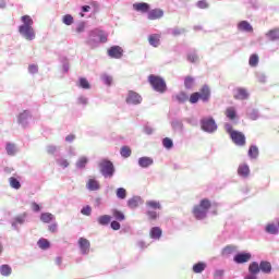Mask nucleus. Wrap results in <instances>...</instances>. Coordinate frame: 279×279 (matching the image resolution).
Masks as SVG:
<instances>
[{
	"label": "nucleus",
	"instance_id": "nucleus-1",
	"mask_svg": "<svg viewBox=\"0 0 279 279\" xmlns=\"http://www.w3.org/2000/svg\"><path fill=\"white\" fill-rule=\"evenodd\" d=\"M22 25L19 26V33L26 40H34L36 38V32L34 31V20L29 15H23L21 17Z\"/></svg>",
	"mask_w": 279,
	"mask_h": 279
},
{
	"label": "nucleus",
	"instance_id": "nucleus-2",
	"mask_svg": "<svg viewBox=\"0 0 279 279\" xmlns=\"http://www.w3.org/2000/svg\"><path fill=\"white\" fill-rule=\"evenodd\" d=\"M210 206H213V203H210V199L203 198L198 205H195L193 207V215L195 219L202 220L206 219V215H208V210H210Z\"/></svg>",
	"mask_w": 279,
	"mask_h": 279
},
{
	"label": "nucleus",
	"instance_id": "nucleus-3",
	"mask_svg": "<svg viewBox=\"0 0 279 279\" xmlns=\"http://www.w3.org/2000/svg\"><path fill=\"white\" fill-rule=\"evenodd\" d=\"M225 129L234 145H238V147H244L246 141L245 134H243V132L234 131V129H232V124L229 123L225 125Z\"/></svg>",
	"mask_w": 279,
	"mask_h": 279
},
{
	"label": "nucleus",
	"instance_id": "nucleus-4",
	"mask_svg": "<svg viewBox=\"0 0 279 279\" xmlns=\"http://www.w3.org/2000/svg\"><path fill=\"white\" fill-rule=\"evenodd\" d=\"M148 81L157 93H165V90H167V83H165L162 77L151 74L148 76Z\"/></svg>",
	"mask_w": 279,
	"mask_h": 279
},
{
	"label": "nucleus",
	"instance_id": "nucleus-5",
	"mask_svg": "<svg viewBox=\"0 0 279 279\" xmlns=\"http://www.w3.org/2000/svg\"><path fill=\"white\" fill-rule=\"evenodd\" d=\"M99 167L104 178H112L114 175V165L111 161L102 160Z\"/></svg>",
	"mask_w": 279,
	"mask_h": 279
},
{
	"label": "nucleus",
	"instance_id": "nucleus-6",
	"mask_svg": "<svg viewBox=\"0 0 279 279\" xmlns=\"http://www.w3.org/2000/svg\"><path fill=\"white\" fill-rule=\"evenodd\" d=\"M201 128L204 130V132H215L217 130V123H215V120L213 118H204L201 120Z\"/></svg>",
	"mask_w": 279,
	"mask_h": 279
},
{
	"label": "nucleus",
	"instance_id": "nucleus-7",
	"mask_svg": "<svg viewBox=\"0 0 279 279\" xmlns=\"http://www.w3.org/2000/svg\"><path fill=\"white\" fill-rule=\"evenodd\" d=\"M107 53L109 58L120 60V58H123V48L120 46H112L107 50Z\"/></svg>",
	"mask_w": 279,
	"mask_h": 279
},
{
	"label": "nucleus",
	"instance_id": "nucleus-8",
	"mask_svg": "<svg viewBox=\"0 0 279 279\" xmlns=\"http://www.w3.org/2000/svg\"><path fill=\"white\" fill-rule=\"evenodd\" d=\"M141 101H143V98L141 97V95H138V93L134 90L129 92V95L126 97V104H133L136 106L141 104Z\"/></svg>",
	"mask_w": 279,
	"mask_h": 279
},
{
	"label": "nucleus",
	"instance_id": "nucleus-9",
	"mask_svg": "<svg viewBox=\"0 0 279 279\" xmlns=\"http://www.w3.org/2000/svg\"><path fill=\"white\" fill-rule=\"evenodd\" d=\"M251 259L252 254L250 253H240L233 257L234 263H236L238 265H243V263H250Z\"/></svg>",
	"mask_w": 279,
	"mask_h": 279
},
{
	"label": "nucleus",
	"instance_id": "nucleus-10",
	"mask_svg": "<svg viewBox=\"0 0 279 279\" xmlns=\"http://www.w3.org/2000/svg\"><path fill=\"white\" fill-rule=\"evenodd\" d=\"M150 8L151 7L147 2H136L133 4V10H135V12H141L142 14H147Z\"/></svg>",
	"mask_w": 279,
	"mask_h": 279
},
{
	"label": "nucleus",
	"instance_id": "nucleus-11",
	"mask_svg": "<svg viewBox=\"0 0 279 279\" xmlns=\"http://www.w3.org/2000/svg\"><path fill=\"white\" fill-rule=\"evenodd\" d=\"M78 247L82 254H88V252H90V241L86 238L78 239Z\"/></svg>",
	"mask_w": 279,
	"mask_h": 279
},
{
	"label": "nucleus",
	"instance_id": "nucleus-12",
	"mask_svg": "<svg viewBox=\"0 0 279 279\" xmlns=\"http://www.w3.org/2000/svg\"><path fill=\"white\" fill-rule=\"evenodd\" d=\"M238 29H239V32H246L248 34H252L254 32V27L247 21L239 22Z\"/></svg>",
	"mask_w": 279,
	"mask_h": 279
},
{
	"label": "nucleus",
	"instance_id": "nucleus-13",
	"mask_svg": "<svg viewBox=\"0 0 279 279\" xmlns=\"http://www.w3.org/2000/svg\"><path fill=\"white\" fill-rule=\"evenodd\" d=\"M165 16V11L162 9H154L148 12L149 21H157L158 19H162Z\"/></svg>",
	"mask_w": 279,
	"mask_h": 279
},
{
	"label": "nucleus",
	"instance_id": "nucleus-14",
	"mask_svg": "<svg viewBox=\"0 0 279 279\" xmlns=\"http://www.w3.org/2000/svg\"><path fill=\"white\" fill-rule=\"evenodd\" d=\"M234 99H247L250 97V94L247 93V89L243 88V87H239L235 89L234 92Z\"/></svg>",
	"mask_w": 279,
	"mask_h": 279
},
{
	"label": "nucleus",
	"instance_id": "nucleus-15",
	"mask_svg": "<svg viewBox=\"0 0 279 279\" xmlns=\"http://www.w3.org/2000/svg\"><path fill=\"white\" fill-rule=\"evenodd\" d=\"M86 189L88 191H99V189H101V184H99V181L96 179L90 178L87 180Z\"/></svg>",
	"mask_w": 279,
	"mask_h": 279
},
{
	"label": "nucleus",
	"instance_id": "nucleus-16",
	"mask_svg": "<svg viewBox=\"0 0 279 279\" xmlns=\"http://www.w3.org/2000/svg\"><path fill=\"white\" fill-rule=\"evenodd\" d=\"M90 36H98L100 43H108V34L99 28L92 31Z\"/></svg>",
	"mask_w": 279,
	"mask_h": 279
},
{
	"label": "nucleus",
	"instance_id": "nucleus-17",
	"mask_svg": "<svg viewBox=\"0 0 279 279\" xmlns=\"http://www.w3.org/2000/svg\"><path fill=\"white\" fill-rule=\"evenodd\" d=\"M238 175L241 178H248L250 177V166L246 163H242L238 168Z\"/></svg>",
	"mask_w": 279,
	"mask_h": 279
},
{
	"label": "nucleus",
	"instance_id": "nucleus-18",
	"mask_svg": "<svg viewBox=\"0 0 279 279\" xmlns=\"http://www.w3.org/2000/svg\"><path fill=\"white\" fill-rule=\"evenodd\" d=\"M265 36H266V38H268V40H271L272 43L276 40H279V28L269 29L265 34Z\"/></svg>",
	"mask_w": 279,
	"mask_h": 279
},
{
	"label": "nucleus",
	"instance_id": "nucleus-19",
	"mask_svg": "<svg viewBox=\"0 0 279 279\" xmlns=\"http://www.w3.org/2000/svg\"><path fill=\"white\" fill-rule=\"evenodd\" d=\"M198 93L202 101L210 99V88L207 85L203 86Z\"/></svg>",
	"mask_w": 279,
	"mask_h": 279
},
{
	"label": "nucleus",
	"instance_id": "nucleus-20",
	"mask_svg": "<svg viewBox=\"0 0 279 279\" xmlns=\"http://www.w3.org/2000/svg\"><path fill=\"white\" fill-rule=\"evenodd\" d=\"M140 204H143V199L140 196H133L128 201L129 208H138Z\"/></svg>",
	"mask_w": 279,
	"mask_h": 279
},
{
	"label": "nucleus",
	"instance_id": "nucleus-21",
	"mask_svg": "<svg viewBox=\"0 0 279 279\" xmlns=\"http://www.w3.org/2000/svg\"><path fill=\"white\" fill-rule=\"evenodd\" d=\"M138 165L140 167L147 169V167H151V165H154V159L149 157H142L138 159Z\"/></svg>",
	"mask_w": 279,
	"mask_h": 279
},
{
	"label": "nucleus",
	"instance_id": "nucleus-22",
	"mask_svg": "<svg viewBox=\"0 0 279 279\" xmlns=\"http://www.w3.org/2000/svg\"><path fill=\"white\" fill-rule=\"evenodd\" d=\"M148 43L151 45V47H159L160 46V35L159 34H153L148 37Z\"/></svg>",
	"mask_w": 279,
	"mask_h": 279
},
{
	"label": "nucleus",
	"instance_id": "nucleus-23",
	"mask_svg": "<svg viewBox=\"0 0 279 279\" xmlns=\"http://www.w3.org/2000/svg\"><path fill=\"white\" fill-rule=\"evenodd\" d=\"M146 208H148V210H160L162 205H160V202L158 201H148L146 202Z\"/></svg>",
	"mask_w": 279,
	"mask_h": 279
},
{
	"label": "nucleus",
	"instance_id": "nucleus-24",
	"mask_svg": "<svg viewBox=\"0 0 279 279\" xmlns=\"http://www.w3.org/2000/svg\"><path fill=\"white\" fill-rule=\"evenodd\" d=\"M56 219V216H53V214L51 213H43L40 215V221H43V223H51V221H53Z\"/></svg>",
	"mask_w": 279,
	"mask_h": 279
},
{
	"label": "nucleus",
	"instance_id": "nucleus-25",
	"mask_svg": "<svg viewBox=\"0 0 279 279\" xmlns=\"http://www.w3.org/2000/svg\"><path fill=\"white\" fill-rule=\"evenodd\" d=\"M225 114L227 119L234 121V119H236V109L234 107H228L225 111Z\"/></svg>",
	"mask_w": 279,
	"mask_h": 279
},
{
	"label": "nucleus",
	"instance_id": "nucleus-26",
	"mask_svg": "<svg viewBox=\"0 0 279 279\" xmlns=\"http://www.w3.org/2000/svg\"><path fill=\"white\" fill-rule=\"evenodd\" d=\"M150 239H160L162 236V229L160 227H154L150 229Z\"/></svg>",
	"mask_w": 279,
	"mask_h": 279
},
{
	"label": "nucleus",
	"instance_id": "nucleus-27",
	"mask_svg": "<svg viewBox=\"0 0 279 279\" xmlns=\"http://www.w3.org/2000/svg\"><path fill=\"white\" fill-rule=\"evenodd\" d=\"M5 150L8 156H16V144L14 143H7Z\"/></svg>",
	"mask_w": 279,
	"mask_h": 279
},
{
	"label": "nucleus",
	"instance_id": "nucleus-28",
	"mask_svg": "<svg viewBox=\"0 0 279 279\" xmlns=\"http://www.w3.org/2000/svg\"><path fill=\"white\" fill-rule=\"evenodd\" d=\"M37 245L40 250H49L51 247V243L45 238L39 239Z\"/></svg>",
	"mask_w": 279,
	"mask_h": 279
},
{
	"label": "nucleus",
	"instance_id": "nucleus-29",
	"mask_svg": "<svg viewBox=\"0 0 279 279\" xmlns=\"http://www.w3.org/2000/svg\"><path fill=\"white\" fill-rule=\"evenodd\" d=\"M248 271L250 274H255V276H258V274H260V265H258L256 262L251 263L248 266Z\"/></svg>",
	"mask_w": 279,
	"mask_h": 279
},
{
	"label": "nucleus",
	"instance_id": "nucleus-30",
	"mask_svg": "<svg viewBox=\"0 0 279 279\" xmlns=\"http://www.w3.org/2000/svg\"><path fill=\"white\" fill-rule=\"evenodd\" d=\"M259 270H262L264 274H271V263L260 262Z\"/></svg>",
	"mask_w": 279,
	"mask_h": 279
},
{
	"label": "nucleus",
	"instance_id": "nucleus-31",
	"mask_svg": "<svg viewBox=\"0 0 279 279\" xmlns=\"http://www.w3.org/2000/svg\"><path fill=\"white\" fill-rule=\"evenodd\" d=\"M206 269V263L199 262L193 266L194 274H202Z\"/></svg>",
	"mask_w": 279,
	"mask_h": 279
},
{
	"label": "nucleus",
	"instance_id": "nucleus-32",
	"mask_svg": "<svg viewBox=\"0 0 279 279\" xmlns=\"http://www.w3.org/2000/svg\"><path fill=\"white\" fill-rule=\"evenodd\" d=\"M111 220H112V217H110L109 215H104L98 217V223L100 226H108V223H110Z\"/></svg>",
	"mask_w": 279,
	"mask_h": 279
},
{
	"label": "nucleus",
	"instance_id": "nucleus-33",
	"mask_svg": "<svg viewBox=\"0 0 279 279\" xmlns=\"http://www.w3.org/2000/svg\"><path fill=\"white\" fill-rule=\"evenodd\" d=\"M120 154L122 158H130V156H132V149L130 148V146H122L120 149Z\"/></svg>",
	"mask_w": 279,
	"mask_h": 279
},
{
	"label": "nucleus",
	"instance_id": "nucleus-34",
	"mask_svg": "<svg viewBox=\"0 0 279 279\" xmlns=\"http://www.w3.org/2000/svg\"><path fill=\"white\" fill-rule=\"evenodd\" d=\"M112 216L114 217V219H116L117 221H124V220H125V215L122 214L121 210L113 209V210H112Z\"/></svg>",
	"mask_w": 279,
	"mask_h": 279
},
{
	"label": "nucleus",
	"instance_id": "nucleus-35",
	"mask_svg": "<svg viewBox=\"0 0 279 279\" xmlns=\"http://www.w3.org/2000/svg\"><path fill=\"white\" fill-rule=\"evenodd\" d=\"M9 184L12 189H15L16 191H19V189H21V182L14 177H11L9 179Z\"/></svg>",
	"mask_w": 279,
	"mask_h": 279
},
{
	"label": "nucleus",
	"instance_id": "nucleus-36",
	"mask_svg": "<svg viewBox=\"0 0 279 279\" xmlns=\"http://www.w3.org/2000/svg\"><path fill=\"white\" fill-rule=\"evenodd\" d=\"M174 99L179 101V104H184V101L189 100V96L186 95V93L181 92L174 96Z\"/></svg>",
	"mask_w": 279,
	"mask_h": 279
},
{
	"label": "nucleus",
	"instance_id": "nucleus-37",
	"mask_svg": "<svg viewBox=\"0 0 279 279\" xmlns=\"http://www.w3.org/2000/svg\"><path fill=\"white\" fill-rule=\"evenodd\" d=\"M1 276H10L12 274V267L10 265H2L0 267Z\"/></svg>",
	"mask_w": 279,
	"mask_h": 279
},
{
	"label": "nucleus",
	"instance_id": "nucleus-38",
	"mask_svg": "<svg viewBox=\"0 0 279 279\" xmlns=\"http://www.w3.org/2000/svg\"><path fill=\"white\" fill-rule=\"evenodd\" d=\"M78 86L81 88H84L85 90H88V88H90V83H88V80L84 78V77H81L78 80Z\"/></svg>",
	"mask_w": 279,
	"mask_h": 279
},
{
	"label": "nucleus",
	"instance_id": "nucleus-39",
	"mask_svg": "<svg viewBox=\"0 0 279 279\" xmlns=\"http://www.w3.org/2000/svg\"><path fill=\"white\" fill-rule=\"evenodd\" d=\"M266 232H268V234H278V227L274 223H269L266 226Z\"/></svg>",
	"mask_w": 279,
	"mask_h": 279
},
{
	"label": "nucleus",
	"instance_id": "nucleus-40",
	"mask_svg": "<svg viewBox=\"0 0 279 279\" xmlns=\"http://www.w3.org/2000/svg\"><path fill=\"white\" fill-rule=\"evenodd\" d=\"M86 165H88V158L87 157H81L77 162H76V167L78 169H84V167H86Z\"/></svg>",
	"mask_w": 279,
	"mask_h": 279
},
{
	"label": "nucleus",
	"instance_id": "nucleus-41",
	"mask_svg": "<svg viewBox=\"0 0 279 279\" xmlns=\"http://www.w3.org/2000/svg\"><path fill=\"white\" fill-rule=\"evenodd\" d=\"M117 197L119 199H125L128 197V191H125V189L120 187L117 190Z\"/></svg>",
	"mask_w": 279,
	"mask_h": 279
},
{
	"label": "nucleus",
	"instance_id": "nucleus-42",
	"mask_svg": "<svg viewBox=\"0 0 279 279\" xmlns=\"http://www.w3.org/2000/svg\"><path fill=\"white\" fill-rule=\"evenodd\" d=\"M248 156L250 158H258V147L251 146L248 149Z\"/></svg>",
	"mask_w": 279,
	"mask_h": 279
},
{
	"label": "nucleus",
	"instance_id": "nucleus-43",
	"mask_svg": "<svg viewBox=\"0 0 279 279\" xmlns=\"http://www.w3.org/2000/svg\"><path fill=\"white\" fill-rule=\"evenodd\" d=\"M248 64L250 66H258V54H251Z\"/></svg>",
	"mask_w": 279,
	"mask_h": 279
},
{
	"label": "nucleus",
	"instance_id": "nucleus-44",
	"mask_svg": "<svg viewBox=\"0 0 279 279\" xmlns=\"http://www.w3.org/2000/svg\"><path fill=\"white\" fill-rule=\"evenodd\" d=\"M193 84H195V80L192 76H186L184 80L185 88H193Z\"/></svg>",
	"mask_w": 279,
	"mask_h": 279
},
{
	"label": "nucleus",
	"instance_id": "nucleus-45",
	"mask_svg": "<svg viewBox=\"0 0 279 279\" xmlns=\"http://www.w3.org/2000/svg\"><path fill=\"white\" fill-rule=\"evenodd\" d=\"M162 145L166 149H171L173 147V141L169 137L162 140Z\"/></svg>",
	"mask_w": 279,
	"mask_h": 279
},
{
	"label": "nucleus",
	"instance_id": "nucleus-46",
	"mask_svg": "<svg viewBox=\"0 0 279 279\" xmlns=\"http://www.w3.org/2000/svg\"><path fill=\"white\" fill-rule=\"evenodd\" d=\"M199 99H201L199 93L198 92L193 93L190 96V104H197Z\"/></svg>",
	"mask_w": 279,
	"mask_h": 279
},
{
	"label": "nucleus",
	"instance_id": "nucleus-47",
	"mask_svg": "<svg viewBox=\"0 0 279 279\" xmlns=\"http://www.w3.org/2000/svg\"><path fill=\"white\" fill-rule=\"evenodd\" d=\"M29 117V111H24L19 116V123H25Z\"/></svg>",
	"mask_w": 279,
	"mask_h": 279
},
{
	"label": "nucleus",
	"instance_id": "nucleus-48",
	"mask_svg": "<svg viewBox=\"0 0 279 279\" xmlns=\"http://www.w3.org/2000/svg\"><path fill=\"white\" fill-rule=\"evenodd\" d=\"M64 25H73V16L71 14H66L63 16Z\"/></svg>",
	"mask_w": 279,
	"mask_h": 279
},
{
	"label": "nucleus",
	"instance_id": "nucleus-49",
	"mask_svg": "<svg viewBox=\"0 0 279 279\" xmlns=\"http://www.w3.org/2000/svg\"><path fill=\"white\" fill-rule=\"evenodd\" d=\"M236 250V247L234 246H227L223 248L222 254L223 256H230V254H232V252H234Z\"/></svg>",
	"mask_w": 279,
	"mask_h": 279
},
{
	"label": "nucleus",
	"instance_id": "nucleus-50",
	"mask_svg": "<svg viewBox=\"0 0 279 279\" xmlns=\"http://www.w3.org/2000/svg\"><path fill=\"white\" fill-rule=\"evenodd\" d=\"M82 215H85L86 217H90V214L93 213V208L90 206H85L81 210Z\"/></svg>",
	"mask_w": 279,
	"mask_h": 279
},
{
	"label": "nucleus",
	"instance_id": "nucleus-51",
	"mask_svg": "<svg viewBox=\"0 0 279 279\" xmlns=\"http://www.w3.org/2000/svg\"><path fill=\"white\" fill-rule=\"evenodd\" d=\"M196 5L199 10H206L208 8V2L206 0H199Z\"/></svg>",
	"mask_w": 279,
	"mask_h": 279
},
{
	"label": "nucleus",
	"instance_id": "nucleus-52",
	"mask_svg": "<svg viewBox=\"0 0 279 279\" xmlns=\"http://www.w3.org/2000/svg\"><path fill=\"white\" fill-rule=\"evenodd\" d=\"M148 219L153 220V221H156V219H158V213L156 211H151V210H148L146 213Z\"/></svg>",
	"mask_w": 279,
	"mask_h": 279
},
{
	"label": "nucleus",
	"instance_id": "nucleus-53",
	"mask_svg": "<svg viewBox=\"0 0 279 279\" xmlns=\"http://www.w3.org/2000/svg\"><path fill=\"white\" fill-rule=\"evenodd\" d=\"M102 82L107 84V86H110L112 84V76L110 75H102Z\"/></svg>",
	"mask_w": 279,
	"mask_h": 279
},
{
	"label": "nucleus",
	"instance_id": "nucleus-54",
	"mask_svg": "<svg viewBox=\"0 0 279 279\" xmlns=\"http://www.w3.org/2000/svg\"><path fill=\"white\" fill-rule=\"evenodd\" d=\"M58 165H60V167H62L63 169H66V167H69V160H66V159H59L58 160Z\"/></svg>",
	"mask_w": 279,
	"mask_h": 279
},
{
	"label": "nucleus",
	"instance_id": "nucleus-55",
	"mask_svg": "<svg viewBox=\"0 0 279 279\" xmlns=\"http://www.w3.org/2000/svg\"><path fill=\"white\" fill-rule=\"evenodd\" d=\"M111 228L112 230H121V223H119V221H112Z\"/></svg>",
	"mask_w": 279,
	"mask_h": 279
},
{
	"label": "nucleus",
	"instance_id": "nucleus-56",
	"mask_svg": "<svg viewBox=\"0 0 279 279\" xmlns=\"http://www.w3.org/2000/svg\"><path fill=\"white\" fill-rule=\"evenodd\" d=\"M172 34L173 36H180L181 34H184V28H174Z\"/></svg>",
	"mask_w": 279,
	"mask_h": 279
},
{
	"label": "nucleus",
	"instance_id": "nucleus-57",
	"mask_svg": "<svg viewBox=\"0 0 279 279\" xmlns=\"http://www.w3.org/2000/svg\"><path fill=\"white\" fill-rule=\"evenodd\" d=\"M77 104H80L81 106H86V104H88V99L86 97H80L77 99Z\"/></svg>",
	"mask_w": 279,
	"mask_h": 279
},
{
	"label": "nucleus",
	"instance_id": "nucleus-58",
	"mask_svg": "<svg viewBox=\"0 0 279 279\" xmlns=\"http://www.w3.org/2000/svg\"><path fill=\"white\" fill-rule=\"evenodd\" d=\"M29 73H38V65L32 64L28 66Z\"/></svg>",
	"mask_w": 279,
	"mask_h": 279
},
{
	"label": "nucleus",
	"instance_id": "nucleus-59",
	"mask_svg": "<svg viewBox=\"0 0 279 279\" xmlns=\"http://www.w3.org/2000/svg\"><path fill=\"white\" fill-rule=\"evenodd\" d=\"M187 60H189L190 62H197V54H195V53L189 54V56H187Z\"/></svg>",
	"mask_w": 279,
	"mask_h": 279
},
{
	"label": "nucleus",
	"instance_id": "nucleus-60",
	"mask_svg": "<svg viewBox=\"0 0 279 279\" xmlns=\"http://www.w3.org/2000/svg\"><path fill=\"white\" fill-rule=\"evenodd\" d=\"M49 232H58V223H52L48 227Z\"/></svg>",
	"mask_w": 279,
	"mask_h": 279
},
{
	"label": "nucleus",
	"instance_id": "nucleus-61",
	"mask_svg": "<svg viewBox=\"0 0 279 279\" xmlns=\"http://www.w3.org/2000/svg\"><path fill=\"white\" fill-rule=\"evenodd\" d=\"M32 209L34 210V213H40V205H38L37 203H32Z\"/></svg>",
	"mask_w": 279,
	"mask_h": 279
},
{
	"label": "nucleus",
	"instance_id": "nucleus-62",
	"mask_svg": "<svg viewBox=\"0 0 279 279\" xmlns=\"http://www.w3.org/2000/svg\"><path fill=\"white\" fill-rule=\"evenodd\" d=\"M214 278H223V270H216L214 274Z\"/></svg>",
	"mask_w": 279,
	"mask_h": 279
},
{
	"label": "nucleus",
	"instance_id": "nucleus-63",
	"mask_svg": "<svg viewBox=\"0 0 279 279\" xmlns=\"http://www.w3.org/2000/svg\"><path fill=\"white\" fill-rule=\"evenodd\" d=\"M56 150H57L56 146H48L47 147L48 154H56Z\"/></svg>",
	"mask_w": 279,
	"mask_h": 279
},
{
	"label": "nucleus",
	"instance_id": "nucleus-64",
	"mask_svg": "<svg viewBox=\"0 0 279 279\" xmlns=\"http://www.w3.org/2000/svg\"><path fill=\"white\" fill-rule=\"evenodd\" d=\"M258 278L255 274L247 275L244 279H256Z\"/></svg>",
	"mask_w": 279,
	"mask_h": 279
}]
</instances>
